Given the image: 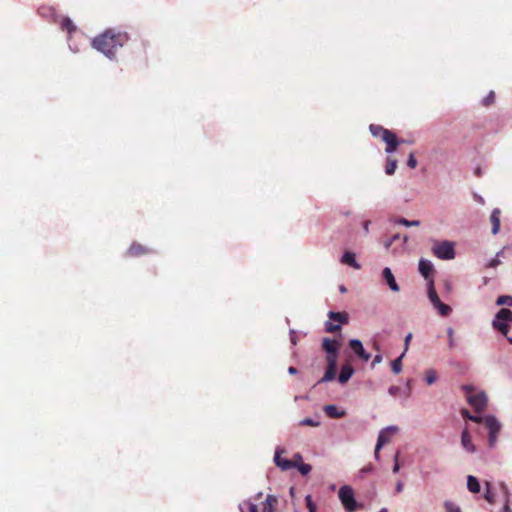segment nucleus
Returning <instances> with one entry per match:
<instances>
[{
  "label": "nucleus",
  "instance_id": "nucleus-1",
  "mask_svg": "<svg viewBox=\"0 0 512 512\" xmlns=\"http://www.w3.org/2000/svg\"><path fill=\"white\" fill-rule=\"evenodd\" d=\"M128 41L126 33H115L109 29L92 40V46L109 59H113L118 48Z\"/></svg>",
  "mask_w": 512,
  "mask_h": 512
},
{
  "label": "nucleus",
  "instance_id": "nucleus-2",
  "mask_svg": "<svg viewBox=\"0 0 512 512\" xmlns=\"http://www.w3.org/2000/svg\"><path fill=\"white\" fill-rule=\"evenodd\" d=\"M510 323H512V311L508 308H501L495 315L492 326L502 335L507 336Z\"/></svg>",
  "mask_w": 512,
  "mask_h": 512
},
{
  "label": "nucleus",
  "instance_id": "nucleus-3",
  "mask_svg": "<svg viewBox=\"0 0 512 512\" xmlns=\"http://www.w3.org/2000/svg\"><path fill=\"white\" fill-rule=\"evenodd\" d=\"M433 254L441 260H452L455 258V245L452 241L444 240L435 242L432 247Z\"/></svg>",
  "mask_w": 512,
  "mask_h": 512
},
{
  "label": "nucleus",
  "instance_id": "nucleus-4",
  "mask_svg": "<svg viewBox=\"0 0 512 512\" xmlns=\"http://www.w3.org/2000/svg\"><path fill=\"white\" fill-rule=\"evenodd\" d=\"M338 497L347 512H355L359 506L355 500L353 489L349 485L340 487Z\"/></svg>",
  "mask_w": 512,
  "mask_h": 512
},
{
  "label": "nucleus",
  "instance_id": "nucleus-5",
  "mask_svg": "<svg viewBox=\"0 0 512 512\" xmlns=\"http://www.w3.org/2000/svg\"><path fill=\"white\" fill-rule=\"evenodd\" d=\"M328 317L330 320H333V321H336L339 323V324H333L332 322L327 321L325 323V331L328 333H334V332L340 330V328H341L340 324H347L348 320H349L348 315L344 312L329 311Z\"/></svg>",
  "mask_w": 512,
  "mask_h": 512
},
{
  "label": "nucleus",
  "instance_id": "nucleus-6",
  "mask_svg": "<svg viewBox=\"0 0 512 512\" xmlns=\"http://www.w3.org/2000/svg\"><path fill=\"white\" fill-rule=\"evenodd\" d=\"M399 431L398 426L390 425L380 430L377 437L378 449H382V447L388 444L391 441L392 435Z\"/></svg>",
  "mask_w": 512,
  "mask_h": 512
},
{
  "label": "nucleus",
  "instance_id": "nucleus-7",
  "mask_svg": "<svg viewBox=\"0 0 512 512\" xmlns=\"http://www.w3.org/2000/svg\"><path fill=\"white\" fill-rule=\"evenodd\" d=\"M467 401L476 411H481L487 405V395L484 391H480L474 395H468Z\"/></svg>",
  "mask_w": 512,
  "mask_h": 512
},
{
  "label": "nucleus",
  "instance_id": "nucleus-8",
  "mask_svg": "<svg viewBox=\"0 0 512 512\" xmlns=\"http://www.w3.org/2000/svg\"><path fill=\"white\" fill-rule=\"evenodd\" d=\"M349 346L351 350L357 355L361 360L367 362L371 358V354L368 353L359 339H351L349 341Z\"/></svg>",
  "mask_w": 512,
  "mask_h": 512
},
{
  "label": "nucleus",
  "instance_id": "nucleus-9",
  "mask_svg": "<svg viewBox=\"0 0 512 512\" xmlns=\"http://www.w3.org/2000/svg\"><path fill=\"white\" fill-rule=\"evenodd\" d=\"M281 452H283V451L280 450L279 448H277L275 451L274 462H275L276 466H278L283 471H288L292 468H295L296 462L286 459V458H282Z\"/></svg>",
  "mask_w": 512,
  "mask_h": 512
},
{
  "label": "nucleus",
  "instance_id": "nucleus-10",
  "mask_svg": "<svg viewBox=\"0 0 512 512\" xmlns=\"http://www.w3.org/2000/svg\"><path fill=\"white\" fill-rule=\"evenodd\" d=\"M418 269H419L420 274L427 281V283L429 282L430 279H433L432 278V273H433V270H434V266H433V264H432V262L430 260L421 258L419 260Z\"/></svg>",
  "mask_w": 512,
  "mask_h": 512
},
{
  "label": "nucleus",
  "instance_id": "nucleus-11",
  "mask_svg": "<svg viewBox=\"0 0 512 512\" xmlns=\"http://www.w3.org/2000/svg\"><path fill=\"white\" fill-rule=\"evenodd\" d=\"M382 278L386 282V284L388 285L389 289L392 292L400 291V287H399L398 283L396 282V279L392 273V270L389 267H385L382 270Z\"/></svg>",
  "mask_w": 512,
  "mask_h": 512
},
{
  "label": "nucleus",
  "instance_id": "nucleus-12",
  "mask_svg": "<svg viewBox=\"0 0 512 512\" xmlns=\"http://www.w3.org/2000/svg\"><path fill=\"white\" fill-rule=\"evenodd\" d=\"M482 423H484L490 434H498L501 429L500 422L493 415L485 416L482 420Z\"/></svg>",
  "mask_w": 512,
  "mask_h": 512
},
{
  "label": "nucleus",
  "instance_id": "nucleus-13",
  "mask_svg": "<svg viewBox=\"0 0 512 512\" xmlns=\"http://www.w3.org/2000/svg\"><path fill=\"white\" fill-rule=\"evenodd\" d=\"M461 445L462 448L468 453H475L476 446L472 442V437L467 428L463 429L461 433Z\"/></svg>",
  "mask_w": 512,
  "mask_h": 512
},
{
  "label": "nucleus",
  "instance_id": "nucleus-14",
  "mask_svg": "<svg viewBox=\"0 0 512 512\" xmlns=\"http://www.w3.org/2000/svg\"><path fill=\"white\" fill-rule=\"evenodd\" d=\"M354 372H355V370L352 367V365H350V364L343 365L341 367L340 373L337 378L338 382L341 385H344L345 383H347L350 380V378L352 377Z\"/></svg>",
  "mask_w": 512,
  "mask_h": 512
},
{
  "label": "nucleus",
  "instance_id": "nucleus-15",
  "mask_svg": "<svg viewBox=\"0 0 512 512\" xmlns=\"http://www.w3.org/2000/svg\"><path fill=\"white\" fill-rule=\"evenodd\" d=\"M383 141L386 143L385 152L388 154L395 152L400 143L393 132H391L387 137H384Z\"/></svg>",
  "mask_w": 512,
  "mask_h": 512
},
{
  "label": "nucleus",
  "instance_id": "nucleus-16",
  "mask_svg": "<svg viewBox=\"0 0 512 512\" xmlns=\"http://www.w3.org/2000/svg\"><path fill=\"white\" fill-rule=\"evenodd\" d=\"M322 347L326 351V356H335L339 354L338 345L336 341L330 338H324L322 341Z\"/></svg>",
  "mask_w": 512,
  "mask_h": 512
},
{
  "label": "nucleus",
  "instance_id": "nucleus-17",
  "mask_svg": "<svg viewBox=\"0 0 512 512\" xmlns=\"http://www.w3.org/2000/svg\"><path fill=\"white\" fill-rule=\"evenodd\" d=\"M427 294H428V298L431 302V304L433 305V307L435 308L438 304H440L441 300L435 290V287H434V280L433 279H430L429 282L427 283Z\"/></svg>",
  "mask_w": 512,
  "mask_h": 512
},
{
  "label": "nucleus",
  "instance_id": "nucleus-18",
  "mask_svg": "<svg viewBox=\"0 0 512 512\" xmlns=\"http://www.w3.org/2000/svg\"><path fill=\"white\" fill-rule=\"evenodd\" d=\"M500 215L501 210L499 208H495L492 210L490 215V222L492 224V233L495 235L499 232L500 229Z\"/></svg>",
  "mask_w": 512,
  "mask_h": 512
},
{
  "label": "nucleus",
  "instance_id": "nucleus-19",
  "mask_svg": "<svg viewBox=\"0 0 512 512\" xmlns=\"http://www.w3.org/2000/svg\"><path fill=\"white\" fill-rule=\"evenodd\" d=\"M341 262L343 264H346V265H349V266L353 267L354 269H360L361 268L360 264L356 261L355 254L353 252H350V251H346L342 255Z\"/></svg>",
  "mask_w": 512,
  "mask_h": 512
},
{
  "label": "nucleus",
  "instance_id": "nucleus-20",
  "mask_svg": "<svg viewBox=\"0 0 512 512\" xmlns=\"http://www.w3.org/2000/svg\"><path fill=\"white\" fill-rule=\"evenodd\" d=\"M369 130L374 137H380L382 140L391 133L390 130L376 124H371Z\"/></svg>",
  "mask_w": 512,
  "mask_h": 512
},
{
  "label": "nucleus",
  "instance_id": "nucleus-21",
  "mask_svg": "<svg viewBox=\"0 0 512 512\" xmlns=\"http://www.w3.org/2000/svg\"><path fill=\"white\" fill-rule=\"evenodd\" d=\"M149 249L145 246H142L139 243H133L130 248L128 249L127 253L129 256H140L143 254L149 253Z\"/></svg>",
  "mask_w": 512,
  "mask_h": 512
},
{
  "label": "nucleus",
  "instance_id": "nucleus-22",
  "mask_svg": "<svg viewBox=\"0 0 512 512\" xmlns=\"http://www.w3.org/2000/svg\"><path fill=\"white\" fill-rule=\"evenodd\" d=\"M323 410L330 418H341L345 415V411H339L335 405H325Z\"/></svg>",
  "mask_w": 512,
  "mask_h": 512
},
{
  "label": "nucleus",
  "instance_id": "nucleus-23",
  "mask_svg": "<svg viewBox=\"0 0 512 512\" xmlns=\"http://www.w3.org/2000/svg\"><path fill=\"white\" fill-rule=\"evenodd\" d=\"M467 488L472 493H479L481 489L479 480L475 476L469 475L467 477Z\"/></svg>",
  "mask_w": 512,
  "mask_h": 512
},
{
  "label": "nucleus",
  "instance_id": "nucleus-24",
  "mask_svg": "<svg viewBox=\"0 0 512 512\" xmlns=\"http://www.w3.org/2000/svg\"><path fill=\"white\" fill-rule=\"evenodd\" d=\"M277 503V497L274 495H267L264 503L262 512H273L274 511V505Z\"/></svg>",
  "mask_w": 512,
  "mask_h": 512
},
{
  "label": "nucleus",
  "instance_id": "nucleus-25",
  "mask_svg": "<svg viewBox=\"0 0 512 512\" xmlns=\"http://www.w3.org/2000/svg\"><path fill=\"white\" fill-rule=\"evenodd\" d=\"M239 509L241 512H258V506L249 500L240 503Z\"/></svg>",
  "mask_w": 512,
  "mask_h": 512
},
{
  "label": "nucleus",
  "instance_id": "nucleus-26",
  "mask_svg": "<svg viewBox=\"0 0 512 512\" xmlns=\"http://www.w3.org/2000/svg\"><path fill=\"white\" fill-rule=\"evenodd\" d=\"M404 357L405 352H402V354L399 357H397L391 362V369L393 373L399 374L402 371V360Z\"/></svg>",
  "mask_w": 512,
  "mask_h": 512
},
{
  "label": "nucleus",
  "instance_id": "nucleus-27",
  "mask_svg": "<svg viewBox=\"0 0 512 512\" xmlns=\"http://www.w3.org/2000/svg\"><path fill=\"white\" fill-rule=\"evenodd\" d=\"M336 377V369L327 368L323 377L318 381V384L331 382Z\"/></svg>",
  "mask_w": 512,
  "mask_h": 512
},
{
  "label": "nucleus",
  "instance_id": "nucleus-28",
  "mask_svg": "<svg viewBox=\"0 0 512 512\" xmlns=\"http://www.w3.org/2000/svg\"><path fill=\"white\" fill-rule=\"evenodd\" d=\"M396 168H397V160L388 157L386 160L385 173L387 175H393L395 173Z\"/></svg>",
  "mask_w": 512,
  "mask_h": 512
},
{
  "label": "nucleus",
  "instance_id": "nucleus-29",
  "mask_svg": "<svg viewBox=\"0 0 512 512\" xmlns=\"http://www.w3.org/2000/svg\"><path fill=\"white\" fill-rule=\"evenodd\" d=\"M502 489L505 495L504 499V505L500 512H512V509L510 507V497H509V491L506 485L502 484Z\"/></svg>",
  "mask_w": 512,
  "mask_h": 512
},
{
  "label": "nucleus",
  "instance_id": "nucleus-30",
  "mask_svg": "<svg viewBox=\"0 0 512 512\" xmlns=\"http://www.w3.org/2000/svg\"><path fill=\"white\" fill-rule=\"evenodd\" d=\"M396 224L403 225L405 227H417L420 225V221L418 220H408L406 218L400 217L395 220Z\"/></svg>",
  "mask_w": 512,
  "mask_h": 512
},
{
  "label": "nucleus",
  "instance_id": "nucleus-31",
  "mask_svg": "<svg viewBox=\"0 0 512 512\" xmlns=\"http://www.w3.org/2000/svg\"><path fill=\"white\" fill-rule=\"evenodd\" d=\"M62 30H67L69 33L76 30V26L73 24L70 18L65 17L61 22Z\"/></svg>",
  "mask_w": 512,
  "mask_h": 512
},
{
  "label": "nucleus",
  "instance_id": "nucleus-32",
  "mask_svg": "<svg viewBox=\"0 0 512 512\" xmlns=\"http://www.w3.org/2000/svg\"><path fill=\"white\" fill-rule=\"evenodd\" d=\"M437 380V374H436V371L434 369H428L426 372H425V381L428 385H432L436 382Z\"/></svg>",
  "mask_w": 512,
  "mask_h": 512
},
{
  "label": "nucleus",
  "instance_id": "nucleus-33",
  "mask_svg": "<svg viewBox=\"0 0 512 512\" xmlns=\"http://www.w3.org/2000/svg\"><path fill=\"white\" fill-rule=\"evenodd\" d=\"M435 309L438 310L439 314L441 316H448L450 315V313L452 312V309L449 305L447 304H444L442 302H440V304H438Z\"/></svg>",
  "mask_w": 512,
  "mask_h": 512
},
{
  "label": "nucleus",
  "instance_id": "nucleus-34",
  "mask_svg": "<svg viewBox=\"0 0 512 512\" xmlns=\"http://www.w3.org/2000/svg\"><path fill=\"white\" fill-rule=\"evenodd\" d=\"M496 304L498 306H503V305L512 306V297L509 295H501L497 298Z\"/></svg>",
  "mask_w": 512,
  "mask_h": 512
},
{
  "label": "nucleus",
  "instance_id": "nucleus-35",
  "mask_svg": "<svg viewBox=\"0 0 512 512\" xmlns=\"http://www.w3.org/2000/svg\"><path fill=\"white\" fill-rule=\"evenodd\" d=\"M461 413H462V416H463V417H465V418H467V419H469V420H471V421H473V422H475V423H482V420H483V418H484V417H480V416L472 415V414H470V413H469V411H468V410H466V409L462 410V412H461Z\"/></svg>",
  "mask_w": 512,
  "mask_h": 512
},
{
  "label": "nucleus",
  "instance_id": "nucleus-36",
  "mask_svg": "<svg viewBox=\"0 0 512 512\" xmlns=\"http://www.w3.org/2000/svg\"><path fill=\"white\" fill-rule=\"evenodd\" d=\"M444 507L446 512H461L460 507L452 501H445Z\"/></svg>",
  "mask_w": 512,
  "mask_h": 512
},
{
  "label": "nucleus",
  "instance_id": "nucleus-37",
  "mask_svg": "<svg viewBox=\"0 0 512 512\" xmlns=\"http://www.w3.org/2000/svg\"><path fill=\"white\" fill-rule=\"evenodd\" d=\"M299 424L301 426H312V427H318L320 425V422L318 420L312 419V418H304L302 419Z\"/></svg>",
  "mask_w": 512,
  "mask_h": 512
},
{
  "label": "nucleus",
  "instance_id": "nucleus-38",
  "mask_svg": "<svg viewBox=\"0 0 512 512\" xmlns=\"http://www.w3.org/2000/svg\"><path fill=\"white\" fill-rule=\"evenodd\" d=\"M327 368L336 369L338 363V355L326 356Z\"/></svg>",
  "mask_w": 512,
  "mask_h": 512
},
{
  "label": "nucleus",
  "instance_id": "nucleus-39",
  "mask_svg": "<svg viewBox=\"0 0 512 512\" xmlns=\"http://www.w3.org/2000/svg\"><path fill=\"white\" fill-rule=\"evenodd\" d=\"M296 468L299 470V472L302 474V475H307L311 472V465L310 464H306V463H300V464H297L296 463Z\"/></svg>",
  "mask_w": 512,
  "mask_h": 512
},
{
  "label": "nucleus",
  "instance_id": "nucleus-40",
  "mask_svg": "<svg viewBox=\"0 0 512 512\" xmlns=\"http://www.w3.org/2000/svg\"><path fill=\"white\" fill-rule=\"evenodd\" d=\"M305 502H306V506H307L309 512H317V507H316L315 503L313 502L311 495H307L305 497Z\"/></svg>",
  "mask_w": 512,
  "mask_h": 512
},
{
  "label": "nucleus",
  "instance_id": "nucleus-41",
  "mask_svg": "<svg viewBox=\"0 0 512 512\" xmlns=\"http://www.w3.org/2000/svg\"><path fill=\"white\" fill-rule=\"evenodd\" d=\"M373 471V466L371 464L364 466L359 470L358 477L363 479L367 474Z\"/></svg>",
  "mask_w": 512,
  "mask_h": 512
},
{
  "label": "nucleus",
  "instance_id": "nucleus-42",
  "mask_svg": "<svg viewBox=\"0 0 512 512\" xmlns=\"http://www.w3.org/2000/svg\"><path fill=\"white\" fill-rule=\"evenodd\" d=\"M447 336H448V345L450 348H453L455 343H454V330L452 327L447 328Z\"/></svg>",
  "mask_w": 512,
  "mask_h": 512
},
{
  "label": "nucleus",
  "instance_id": "nucleus-43",
  "mask_svg": "<svg viewBox=\"0 0 512 512\" xmlns=\"http://www.w3.org/2000/svg\"><path fill=\"white\" fill-rule=\"evenodd\" d=\"M495 99V93L493 91H490L489 94L483 99L482 103L484 106H489L494 102Z\"/></svg>",
  "mask_w": 512,
  "mask_h": 512
},
{
  "label": "nucleus",
  "instance_id": "nucleus-44",
  "mask_svg": "<svg viewBox=\"0 0 512 512\" xmlns=\"http://www.w3.org/2000/svg\"><path fill=\"white\" fill-rule=\"evenodd\" d=\"M401 392V388L399 386L392 385L388 389V393L391 396H397Z\"/></svg>",
  "mask_w": 512,
  "mask_h": 512
},
{
  "label": "nucleus",
  "instance_id": "nucleus-45",
  "mask_svg": "<svg viewBox=\"0 0 512 512\" xmlns=\"http://www.w3.org/2000/svg\"><path fill=\"white\" fill-rule=\"evenodd\" d=\"M498 434H488V444L491 448L496 445Z\"/></svg>",
  "mask_w": 512,
  "mask_h": 512
},
{
  "label": "nucleus",
  "instance_id": "nucleus-46",
  "mask_svg": "<svg viewBox=\"0 0 512 512\" xmlns=\"http://www.w3.org/2000/svg\"><path fill=\"white\" fill-rule=\"evenodd\" d=\"M407 165L412 169H414L417 166V160L415 159L412 153L408 157Z\"/></svg>",
  "mask_w": 512,
  "mask_h": 512
},
{
  "label": "nucleus",
  "instance_id": "nucleus-47",
  "mask_svg": "<svg viewBox=\"0 0 512 512\" xmlns=\"http://www.w3.org/2000/svg\"><path fill=\"white\" fill-rule=\"evenodd\" d=\"M486 486H487V491H486V493H485L484 497H485V499L487 500V502H489V503H491V504H492V503L494 502V498H493L492 493H491V492H490V490H489L490 484L487 482V483H486Z\"/></svg>",
  "mask_w": 512,
  "mask_h": 512
},
{
  "label": "nucleus",
  "instance_id": "nucleus-48",
  "mask_svg": "<svg viewBox=\"0 0 512 512\" xmlns=\"http://www.w3.org/2000/svg\"><path fill=\"white\" fill-rule=\"evenodd\" d=\"M39 12L42 16H48V15L54 14V9L50 8V7L49 8L42 7V8H40Z\"/></svg>",
  "mask_w": 512,
  "mask_h": 512
},
{
  "label": "nucleus",
  "instance_id": "nucleus-49",
  "mask_svg": "<svg viewBox=\"0 0 512 512\" xmlns=\"http://www.w3.org/2000/svg\"><path fill=\"white\" fill-rule=\"evenodd\" d=\"M398 458H399V452H397L394 457V466L392 468L393 473H398L400 471V465L398 462Z\"/></svg>",
  "mask_w": 512,
  "mask_h": 512
},
{
  "label": "nucleus",
  "instance_id": "nucleus-50",
  "mask_svg": "<svg viewBox=\"0 0 512 512\" xmlns=\"http://www.w3.org/2000/svg\"><path fill=\"white\" fill-rule=\"evenodd\" d=\"M383 360V356L381 354H376L372 360L371 367L374 368L376 365L380 364Z\"/></svg>",
  "mask_w": 512,
  "mask_h": 512
},
{
  "label": "nucleus",
  "instance_id": "nucleus-51",
  "mask_svg": "<svg viewBox=\"0 0 512 512\" xmlns=\"http://www.w3.org/2000/svg\"><path fill=\"white\" fill-rule=\"evenodd\" d=\"M499 256H500V252L497 253L496 257L492 258L489 261L488 266L489 267H496V266H498L500 264Z\"/></svg>",
  "mask_w": 512,
  "mask_h": 512
},
{
  "label": "nucleus",
  "instance_id": "nucleus-52",
  "mask_svg": "<svg viewBox=\"0 0 512 512\" xmlns=\"http://www.w3.org/2000/svg\"><path fill=\"white\" fill-rule=\"evenodd\" d=\"M411 339H412V333H408L404 339V351L403 352L406 353L408 351Z\"/></svg>",
  "mask_w": 512,
  "mask_h": 512
},
{
  "label": "nucleus",
  "instance_id": "nucleus-53",
  "mask_svg": "<svg viewBox=\"0 0 512 512\" xmlns=\"http://www.w3.org/2000/svg\"><path fill=\"white\" fill-rule=\"evenodd\" d=\"M462 390L465 392L466 398L468 397V395H474L473 394L474 388L471 385H463Z\"/></svg>",
  "mask_w": 512,
  "mask_h": 512
},
{
  "label": "nucleus",
  "instance_id": "nucleus-54",
  "mask_svg": "<svg viewBox=\"0 0 512 512\" xmlns=\"http://www.w3.org/2000/svg\"><path fill=\"white\" fill-rule=\"evenodd\" d=\"M411 387H412V380L409 379V380L406 381L405 390H404V394L406 396L410 395Z\"/></svg>",
  "mask_w": 512,
  "mask_h": 512
},
{
  "label": "nucleus",
  "instance_id": "nucleus-55",
  "mask_svg": "<svg viewBox=\"0 0 512 512\" xmlns=\"http://www.w3.org/2000/svg\"><path fill=\"white\" fill-rule=\"evenodd\" d=\"M290 341L293 345L297 344L296 332L293 329L290 330Z\"/></svg>",
  "mask_w": 512,
  "mask_h": 512
},
{
  "label": "nucleus",
  "instance_id": "nucleus-56",
  "mask_svg": "<svg viewBox=\"0 0 512 512\" xmlns=\"http://www.w3.org/2000/svg\"><path fill=\"white\" fill-rule=\"evenodd\" d=\"M403 488H404V484H403V482L398 481V482L396 483V487H395L396 492H397V493H401V492L403 491Z\"/></svg>",
  "mask_w": 512,
  "mask_h": 512
},
{
  "label": "nucleus",
  "instance_id": "nucleus-57",
  "mask_svg": "<svg viewBox=\"0 0 512 512\" xmlns=\"http://www.w3.org/2000/svg\"><path fill=\"white\" fill-rule=\"evenodd\" d=\"M380 450L381 449H378V444L376 443L375 450H374V458L377 461L380 459Z\"/></svg>",
  "mask_w": 512,
  "mask_h": 512
},
{
  "label": "nucleus",
  "instance_id": "nucleus-58",
  "mask_svg": "<svg viewBox=\"0 0 512 512\" xmlns=\"http://www.w3.org/2000/svg\"><path fill=\"white\" fill-rule=\"evenodd\" d=\"M288 373L291 375H295L298 373V370L295 367L291 366L288 368Z\"/></svg>",
  "mask_w": 512,
  "mask_h": 512
},
{
  "label": "nucleus",
  "instance_id": "nucleus-59",
  "mask_svg": "<svg viewBox=\"0 0 512 512\" xmlns=\"http://www.w3.org/2000/svg\"><path fill=\"white\" fill-rule=\"evenodd\" d=\"M369 225H370V221H365L363 223V230L368 233L369 232Z\"/></svg>",
  "mask_w": 512,
  "mask_h": 512
},
{
  "label": "nucleus",
  "instance_id": "nucleus-60",
  "mask_svg": "<svg viewBox=\"0 0 512 512\" xmlns=\"http://www.w3.org/2000/svg\"><path fill=\"white\" fill-rule=\"evenodd\" d=\"M474 198H475V200H476L477 202H479L480 204H484V199H483V197H481L480 195L475 194V195H474Z\"/></svg>",
  "mask_w": 512,
  "mask_h": 512
},
{
  "label": "nucleus",
  "instance_id": "nucleus-61",
  "mask_svg": "<svg viewBox=\"0 0 512 512\" xmlns=\"http://www.w3.org/2000/svg\"><path fill=\"white\" fill-rule=\"evenodd\" d=\"M399 239H400V234H395V235L392 236V238L390 240H391V242H395V241H397Z\"/></svg>",
  "mask_w": 512,
  "mask_h": 512
},
{
  "label": "nucleus",
  "instance_id": "nucleus-62",
  "mask_svg": "<svg viewBox=\"0 0 512 512\" xmlns=\"http://www.w3.org/2000/svg\"><path fill=\"white\" fill-rule=\"evenodd\" d=\"M339 290L341 293H345L347 291L346 287L343 285L340 286Z\"/></svg>",
  "mask_w": 512,
  "mask_h": 512
},
{
  "label": "nucleus",
  "instance_id": "nucleus-63",
  "mask_svg": "<svg viewBox=\"0 0 512 512\" xmlns=\"http://www.w3.org/2000/svg\"><path fill=\"white\" fill-rule=\"evenodd\" d=\"M295 460H300L301 461L302 460V456L299 453L295 454Z\"/></svg>",
  "mask_w": 512,
  "mask_h": 512
},
{
  "label": "nucleus",
  "instance_id": "nucleus-64",
  "mask_svg": "<svg viewBox=\"0 0 512 512\" xmlns=\"http://www.w3.org/2000/svg\"><path fill=\"white\" fill-rule=\"evenodd\" d=\"M393 242H391V240L387 241V243L385 244V247L386 248H389L391 246Z\"/></svg>",
  "mask_w": 512,
  "mask_h": 512
}]
</instances>
